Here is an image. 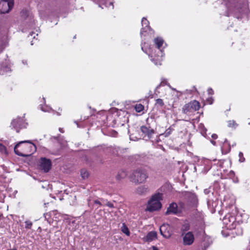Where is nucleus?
Segmentation results:
<instances>
[{"instance_id":"obj_16","label":"nucleus","mask_w":250,"mask_h":250,"mask_svg":"<svg viewBox=\"0 0 250 250\" xmlns=\"http://www.w3.org/2000/svg\"><path fill=\"white\" fill-rule=\"evenodd\" d=\"M141 130L149 138H150L152 135L154 133V130L147 127L146 126H142L141 127Z\"/></svg>"},{"instance_id":"obj_30","label":"nucleus","mask_w":250,"mask_h":250,"mask_svg":"<svg viewBox=\"0 0 250 250\" xmlns=\"http://www.w3.org/2000/svg\"><path fill=\"white\" fill-rule=\"evenodd\" d=\"M239 161L240 162H243L245 161V158L243 157V154L242 152H240L239 153Z\"/></svg>"},{"instance_id":"obj_15","label":"nucleus","mask_w":250,"mask_h":250,"mask_svg":"<svg viewBox=\"0 0 250 250\" xmlns=\"http://www.w3.org/2000/svg\"><path fill=\"white\" fill-rule=\"evenodd\" d=\"M142 28L141 31V35H143L144 33L147 32L150 30L149 26V21L145 18H143L142 20Z\"/></svg>"},{"instance_id":"obj_35","label":"nucleus","mask_w":250,"mask_h":250,"mask_svg":"<svg viewBox=\"0 0 250 250\" xmlns=\"http://www.w3.org/2000/svg\"><path fill=\"white\" fill-rule=\"evenodd\" d=\"M105 5H106V6H107V7L109 6L108 5H111L112 6V9H113V3L111 1L106 2L105 3Z\"/></svg>"},{"instance_id":"obj_37","label":"nucleus","mask_w":250,"mask_h":250,"mask_svg":"<svg viewBox=\"0 0 250 250\" xmlns=\"http://www.w3.org/2000/svg\"><path fill=\"white\" fill-rule=\"evenodd\" d=\"M208 91L209 94L211 95L213 94V91L211 88H209Z\"/></svg>"},{"instance_id":"obj_26","label":"nucleus","mask_w":250,"mask_h":250,"mask_svg":"<svg viewBox=\"0 0 250 250\" xmlns=\"http://www.w3.org/2000/svg\"><path fill=\"white\" fill-rule=\"evenodd\" d=\"M101 200L102 201H103V202L105 204V205L107 206V207L111 208H114V205L112 203H111V202H108L106 200H104L103 199H101Z\"/></svg>"},{"instance_id":"obj_19","label":"nucleus","mask_w":250,"mask_h":250,"mask_svg":"<svg viewBox=\"0 0 250 250\" xmlns=\"http://www.w3.org/2000/svg\"><path fill=\"white\" fill-rule=\"evenodd\" d=\"M127 176V172L125 170H121L119 171L116 176V178L118 180H121L125 178Z\"/></svg>"},{"instance_id":"obj_28","label":"nucleus","mask_w":250,"mask_h":250,"mask_svg":"<svg viewBox=\"0 0 250 250\" xmlns=\"http://www.w3.org/2000/svg\"><path fill=\"white\" fill-rule=\"evenodd\" d=\"M156 104L160 105V106H163L164 105V103L163 101L161 99H157L156 100Z\"/></svg>"},{"instance_id":"obj_17","label":"nucleus","mask_w":250,"mask_h":250,"mask_svg":"<svg viewBox=\"0 0 250 250\" xmlns=\"http://www.w3.org/2000/svg\"><path fill=\"white\" fill-rule=\"evenodd\" d=\"M51 139H54L55 140H56L57 142L60 144V147H64L67 145V142L64 140L63 136L59 135L58 136H53L51 138Z\"/></svg>"},{"instance_id":"obj_21","label":"nucleus","mask_w":250,"mask_h":250,"mask_svg":"<svg viewBox=\"0 0 250 250\" xmlns=\"http://www.w3.org/2000/svg\"><path fill=\"white\" fill-rule=\"evenodd\" d=\"M121 229L123 233H124L127 236L130 235V231H129L125 223H123L122 224V226L121 228Z\"/></svg>"},{"instance_id":"obj_22","label":"nucleus","mask_w":250,"mask_h":250,"mask_svg":"<svg viewBox=\"0 0 250 250\" xmlns=\"http://www.w3.org/2000/svg\"><path fill=\"white\" fill-rule=\"evenodd\" d=\"M190 229V226L188 224H185L183 225L181 229V234L186 233L187 231H188Z\"/></svg>"},{"instance_id":"obj_11","label":"nucleus","mask_w":250,"mask_h":250,"mask_svg":"<svg viewBox=\"0 0 250 250\" xmlns=\"http://www.w3.org/2000/svg\"><path fill=\"white\" fill-rule=\"evenodd\" d=\"M161 234L165 238H168L171 235V228L168 224H163L160 227Z\"/></svg>"},{"instance_id":"obj_34","label":"nucleus","mask_w":250,"mask_h":250,"mask_svg":"<svg viewBox=\"0 0 250 250\" xmlns=\"http://www.w3.org/2000/svg\"><path fill=\"white\" fill-rule=\"evenodd\" d=\"M226 145H228L229 146V150H230V148L229 146V145L228 144V140L226 139H225L224 142L223 143V145L224 146H225Z\"/></svg>"},{"instance_id":"obj_32","label":"nucleus","mask_w":250,"mask_h":250,"mask_svg":"<svg viewBox=\"0 0 250 250\" xmlns=\"http://www.w3.org/2000/svg\"><path fill=\"white\" fill-rule=\"evenodd\" d=\"M40 15L42 18H44V17H45L46 16H48V14H47V12H45V13H43V12L40 11Z\"/></svg>"},{"instance_id":"obj_33","label":"nucleus","mask_w":250,"mask_h":250,"mask_svg":"<svg viewBox=\"0 0 250 250\" xmlns=\"http://www.w3.org/2000/svg\"><path fill=\"white\" fill-rule=\"evenodd\" d=\"M171 133L170 130L168 129L166 130L165 133H164L165 137L168 136Z\"/></svg>"},{"instance_id":"obj_14","label":"nucleus","mask_w":250,"mask_h":250,"mask_svg":"<svg viewBox=\"0 0 250 250\" xmlns=\"http://www.w3.org/2000/svg\"><path fill=\"white\" fill-rule=\"evenodd\" d=\"M157 238V233L155 231H151L149 232L143 238V240L145 242H151Z\"/></svg>"},{"instance_id":"obj_42","label":"nucleus","mask_w":250,"mask_h":250,"mask_svg":"<svg viewBox=\"0 0 250 250\" xmlns=\"http://www.w3.org/2000/svg\"><path fill=\"white\" fill-rule=\"evenodd\" d=\"M30 36H33V33H32H32H30Z\"/></svg>"},{"instance_id":"obj_27","label":"nucleus","mask_w":250,"mask_h":250,"mask_svg":"<svg viewBox=\"0 0 250 250\" xmlns=\"http://www.w3.org/2000/svg\"><path fill=\"white\" fill-rule=\"evenodd\" d=\"M0 151L2 153L5 154H8L6 147L2 144H0Z\"/></svg>"},{"instance_id":"obj_18","label":"nucleus","mask_w":250,"mask_h":250,"mask_svg":"<svg viewBox=\"0 0 250 250\" xmlns=\"http://www.w3.org/2000/svg\"><path fill=\"white\" fill-rule=\"evenodd\" d=\"M148 191L147 187L145 186H142L138 187L136 189V193L139 195L145 194Z\"/></svg>"},{"instance_id":"obj_41","label":"nucleus","mask_w":250,"mask_h":250,"mask_svg":"<svg viewBox=\"0 0 250 250\" xmlns=\"http://www.w3.org/2000/svg\"><path fill=\"white\" fill-rule=\"evenodd\" d=\"M211 143L213 145H216V142L214 141H211Z\"/></svg>"},{"instance_id":"obj_3","label":"nucleus","mask_w":250,"mask_h":250,"mask_svg":"<svg viewBox=\"0 0 250 250\" xmlns=\"http://www.w3.org/2000/svg\"><path fill=\"white\" fill-rule=\"evenodd\" d=\"M162 198V194L157 193L152 196L148 201L146 210L149 211H153L160 209L162 205L160 200Z\"/></svg>"},{"instance_id":"obj_5","label":"nucleus","mask_w":250,"mask_h":250,"mask_svg":"<svg viewBox=\"0 0 250 250\" xmlns=\"http://www.w3.org/2000/svg\"><path fill=\"white\" fill-rule=\"evenodd\" d=\"M200 108V104L199 102L193 100L187 104H186L182 108L183 112L188 115H192L194 112L198 110Z\"/></svg>"},{"instance_id":"obj_13","label":"nucleus","mask_w":250,"mask_h":250,"mask_svg":"<svg viewBox=\"0 0 250 250\" xmlns=\"http://www.w3.org/2000/svg\"><path fill=\"white\" fill-rule=\"evenodd\" d=\"M179 212V211L178 209L177 205L175 203H172L170 204L169 207L167 208V210L166 212V214H177Z\"/></svg>"},{"instance_id":"obj_9","label":"nucleus","mask_w":250,"mask_h":250,"mask_svg":"<svg viewBox=\"0 0 250 250\" xmlns=\"http://www.w3.org/2000/svg\"><path fill=\"white\" fill-rule=\"evenodd\" d=\"M51 161L50 159L45 158H42L40 160V168L45 172L49 171L51 167Z\"/></svg>"},{"instance_id":"obj_7","label":"nucleus","mask_w":250,"mask_h":250,"mask_svg":"<svg viewBox=\"0 0 250 250\" xmlns=\"http://www.w3.org/2000/svg\"><path fill=\"white\" fill-rule=\"evenodd\" d=\"M21 17L25 22L29 26H32L34 22V17L32 14L27 10H23L21 12Z\"/></svg>"},{"instance_id":"obj_25","label":"nucleus","mask_w":250,"mask_h":250,"mask_svg":"<svg viewBox=\"0 0 250 250\" xmlns=\"http://www.w3.org/2000/svg\"><path fill=\"white\" fill-rule=\"evenodd\" d=\"M81 174L83 179L87 178L88 177V173L85 169H82Z\"/></svg>"},{"instance_id":"obj_2","label":"nucleus","mask_w":250,"mask_h":250,"mask_svg":"<svg viewBox=\"0 0 250 250\" xmlns=\"http://www.w3.org/2000/svg\"><path fill=\"white\" fill-rule=\"evenodd\" d=\"M231 3L234 5V8L232 11L234 16L238 19L241 18L243 13L247 9V0H232Z\"/></svg>"},{"instance_id":"obj_20","label":"nucleus","mask_w":250,"mask_h":250,"mask_svg":"<svg viewBox=\"0 0 250 250\" xmlns=\"http://www.w3.org/2000/svg\"><path fill=\"white\" fill-rule=\"evenodd\" d=\"M154 42L157 48L160 49L164 43V40L162 38L158 37L154 39Z\"/></svg>"},{"instance_id":"obj_6","label":"nucleus","mask_w":250,"mask_h":250,"mask_svg":"<svg viewBox=\"0 0 250 250\" xmlns=\"http://www.w3.org/2000/svg\"><path fill=\"white\" fill-rule=\"evenodd\" d=\"M14 6V0H1L0 13L5 14L9 12Z\"/></svg>"},{"instance_id":"obj_40","label":"nucleus","mask_w":250,"mask_h":250,"mask_svg":"<svg viewBox=\"0 0 250 250\" xmlns=\"http://www.w3.org/2000/svg\"><path fill=\"white\" fill-rule=\"evenodd\" d=\"M59 131L62 132V133H63V130L62 129V128H59Z\"/></svg>"},{"instance_id":"obj_43","label":"nucleus","mask_w":250,"mask_h":250,"mask_svg":"<svg viewBox=\"0 0 250 250\" xmlns=\"http://www.w3.org/2000/svg\"><path fill=\"white\" fill-rule=\"evenodd\" d=\"M226 15L227 16H229V14H228V13H227Z\"/></svg>"},{"instance_id":"obj_23","label":"nucleus","mask_w":250,"mask_h":250,"mask_svg":"<svg viewBox=\"0 0 250 250\" xmlns=\"http://www.w3.org/2000/svg\"><path fill=\"white\" fill-rule=\"evenodd\" d=\"M228 126L232 129H235L237 126V124L234 120H230L228 121Z\"/></svg>"},{"instance_id":"obj_1","label":"nucleus","mask_w":250,"mask_h":250,"mask_svg":"<svg viewBox=\"0 0 250 250\" xmlns=\"http://www.w3.org/2000/svg\"><path fill=\"white\" fill-rule=\"evenodd\" d=\"M36 151V146L29 141L20 142L14 147L15 153L22 157L30 156Z\"/></svg>"},{"instance_id":"obj_10","label":"nucleus","mask_w":250,"mask_h":250,"mask_svg":"<svg viewBox=\"0 0 250 250\" xmlns=\"http://www.w3.org/2000/svg\"><path fill=\"white\" fill-rule=\"evenodd\" d=\"M224 223L226 225L227 227L229 229H235L236 223L234 216L230 215H226L224 218Z\"/></svg>"},{"instance_id":"obj_39","label":"nucleus","mask_w":250,"mask_h":250,"mask_svg":"<svg viewBox=\"0 0 250 250\" xmlns=\"http://www.w3.org/2000/svg\"><path fill=\"white\" fill-rule=\"evenodd\" d=\"M152 248L153 250H159L155 246H153Z\"/></svg>"},{"instance_id":"obj_12","label":"nucleus","mask_w":250,"mask_h":250,"mask_svg":"<svg viewBox=\"0 0 250 250\" xmlns=\"http://www.w3.org/2000/svg\"><path fill=\"white\" fill-rule=\"evenodd\" d=\"M23 124V119L21 117H18L15 119H14L11 124V126L13 128L16 129L17 132H19V128H21Z\"/></svg>"},{"instance_id":"obj_36","label":"nucleus","mask_w":250,"mask_h":250,"mask_svg":"<svg viewBox=\"0 0 250 250\" xmlns=\"http://www.w3.org/2000/svg\"><path fill=\"white\" fill-rule=\"evenodd\" d=\"M94 203L95 204L99 205L100 206L102 205V204L101 203V202L100 201H99V200H94Z\"/></svg>"},{"instance_id":"obj_44","label":"nucleus","mask_w":250,"mask_h":250,"mask_svg":"<svg viewBox=\"0 0 250 250\" xmlns=\"http://www.w3.org/2000/svg\"><path fill=\"white\" fill-rule=\"evenodd\" d=\"M75 123L77 124V126H79L78 124L76 122H75Z\"/></svg>"},{"instance_id":"obj_8","label":"nucleus","mask_w":250,"mask_h":250,"mask_svg":"<svg viewBox=\"0 0 250 250\" xmlns=\"http://www.w3.org/2000/svg\"><path fill=\"white\" fill-rule=\"evenodd\" d=\"M183 244L185 246H190L194 241V236L192 232L188 231L186 233H182Z\"/></svg>"},{"instance_id":"obj_4","label":"nucleus","mask_w":250,"mask_h":250,"mask_svg":"<svg viewBox=\"0 0 250 250\" xmlns=\"http://www.w3.org/2000/svg\"><path fill=\"white\" fill-rule=\"evenodd\" d=\"M148 178L146 171L143 169L138 168L134 170L131 176V181L135 183L145 182Z\"/></svg>"},{"instance_id":"obj_38","label":"nucleus","mask_w":250,"mask_h":250,"mask_svg":"<svg viewBox=\"0 0 250 250\" xmlns=\"http://www.w3.org/2000/svg\"><path fill=\"white\" fill-rule=\"evenodd\" d=\"M211 137L214 139H216L217 138V135L216 134H213L211 136Z\"/></svg>"},{"instance_id":"obj_29","label":"nucleus","mask_w":250,"mask_h":250,"mask_svg":"<svg viewBox=\"0 0 250 250\" xmlns=\"http://www.w3.org/2000/svg\"><path fill=\"white\" fill-rule=\"evenodd\" d=\"M25 228L27 229H31L32 226V223L30 221H26L25 222Z\"/></svg>"},{"instance_id":"obj_31","label":"nucleus","mask_w":250,"mask_h":250,"mask_svg":"<svg viewBox=\"0 0 250 250\" xmlns=\"http://www.w3.org/2000/svg\"><path fill=\"white\" fill-rule=\"evenodd\" d=\"M191 197L193 199V203L196 204L197 199V197H196V195L194 194H191Z\"/></svg>"},{"instance_id":"obj_24","label":"nucleus","mask_w":250,"mask_h":250,"mask_svg":"<svg viewBox=\"0 0 250 250\" xmlns=\"http://www.w3.org/2000/svg\"><path fill=\"white\" fill-rule=\"evenodd\" d=\"M135 110L137 112H140L143 110L144 107V106L141 104H138L135 105Z\"/></svg>"}]
</instances>
